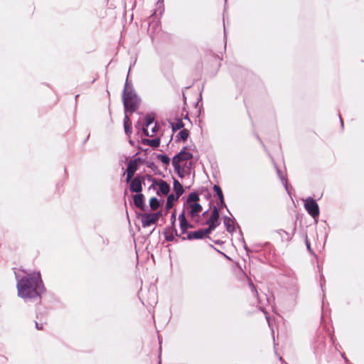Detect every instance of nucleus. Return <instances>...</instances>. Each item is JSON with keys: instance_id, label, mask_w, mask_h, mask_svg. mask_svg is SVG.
<instances>
[{"instance_id": "nucleus-1", "label": "nucleus", "mask_w": 364, "mask_h": 364, "mask_svg": "<svg viewBox=\"0 0 364 364\" xmlns=\"http://www.w3.org/2000/svg\"><path fill=\"white\" fill-rule=\"evenodd\" d=\"M16 287L18 296L25 300L39 299L40 294L45 290L38 272L27 274L18 279Z\"/></svg>"}, {"instance_id": "nucleus-2", "label": "nucleus", "mask_w": 364, "mask_h": 364, "mask_svg": "<svg viewBox=\"0 0 364 364\" xmlns=\"http://www.w3.org/2000/svg\"><path fill=\"white\" fill-rule=\"evenodd\" d=\"M123 104L125 112L132 113L138 107L139 99L132 86L129 85L127 80L125 82L122 95Z\"/></svg>"}, {"instance_id": "nucleus-3", "label": "nucleus", "mask_w": 364, "mask_h": 364, "mask_svg": "<svg viewBox=\"0 0 364 364\" xmlns=\"http://www.w3.org/2000/svg\"><path fill=\"white\" fill-rule=\"evenodd\" d=\"M304 201V208L307 211V213L315 220L318 218L319 215V208L318 205L311 198H308Z\"/></svg>"}, {"instance_id": "nucleus-4", "label": "nucleus", "mask_w": 364, "mask_h": 364, "mask_svg": "<svg viewBox=\"0 0 364 364\" xmlns=\"http://www.w3.org/2000/svg\"><path fill=\"white\" fill-rule=\"evenodd\" d=\"M139 217L141 218V225L143 228L149 227L150 225H154L157 223L151 213H141Z\"/></svg>"}, {"instance_id": "nucleus-5", "label": "nucleus", "mask_w": 364, "mask_h": 364, "mask_svg": "<svg viewBox=\"0 0 364 364\" xmlns=\"http://www.w3.org/2000/svg\"><path fill=\"white\" fill-rule=\"evenodd\" d=\"M219 211L217 206H214L210 218L206 221L207 225H215L217 228L219 225Z\"/></svg>"}, {"instance_id": "nucleus-6", "label": "nucleus", "mask_w": 364, "mask_h": 364, "mask_svg": "<svg viewBox=\"0 0 364 364\" xmlns=\"http://www.w3.org/2000/svg\"><path fill=\"white\" fill-rule=\"evenodd\" d=\"M137 169V162L136 160H131L127 165V182H129L133 176L134 175Z\"/></svg>"}, {"instance_id": "nucleus-7", "label": "nucleus", "mask_w": 364, "mask_h": 364, "mask_svg": "<svg viewBox=\"0 0 364 364\" xmlns=\"http://www.w3.org/2000/svg\"><path fill=\"white\" fill-rule=\"evenodd\" d=\"M184 205L186 206L187 208H188L189 214L191 218H195L198 215V214L202 210V206L198 203H189L186 204L184 203Z\"/></svg>"}, {"instance_id": "nucleus-8", "label": "nucleus", "mask_w": 364, "mask_h": 364, "mask_svg": "<svg viewBox=\"0 0 364 364\" xmlns=\"http://www.w3.org/2000/svg\"><path fill=\"white\" fill-rule=\"evenodd\" d=\"M130 191L136 193H141L142 191V182L139 176L134 177L130 180Z\"/></svg>"}, {"instance_id": "nucleus-9", "label": "nucleus", "mask_w": 364, "mask_h": 364, "mask_svg": "<svg viewBox=\"0 0 364 364\" xmlns=\"http://www.w3.org/2000/svg\"><path fill=\"white\" fill-rule=\"evenodd\" d=\"M180 221V229L182 234H184L188 228H192L193 226L189 224L186 218L185 213L183 211L178 216Z\"/></svg>"}, {"instance_id": "nucleus-10", "label": "nucleus", "mask_w": 364, "mask_h": 364, "mask_svg": "<svg viewBox=\"0 0 364 364\" xmlns=\"http://www.w3.org/2000/svg\"><path fill=\"white\" fill-rule=\"evenodd\" d=\"M165 239L167 241H173L176 236H178V232L174 226L166 229L164 233Z\"/></svg>"}, {"instance_id": "nucleus-11", "label": "nucleus", "mask_w": 364, "mask_h": 364, "mask_svg": "<svg viewBox=\"0 0 364 364\" xmlns=\"http://www.w3.org/2000/svg\"><path fill=\"white\" fill-rule=\"evenodd\" d=\"M223 223H224V225L226 228V230L228 232L232 233L233 232H235V221L232 218H231L228 216H225L223 218Z\"/></svg>"}, {"instance_id": "nucleus-12", "label": "nucleus", "mask_w": 364, "mask_h": 364, "mask_svg": "<svg viewBox=\"0 0 364 364\" xmlns=\"http://www.w3.org/2000/svg\"><path fill=\"white\" fill-rule=\"evenodd\" d=\"M146 122L143 127L142 131L145 136H151L152 135L149 134L148 131L149 127L153 124L154 121V117L151 114H147L145 118Z\"/></svg>"}, {"instance_id": "nucleus-13", "label": "nucleus", "mask_w": 364, "mask_h": 364, "mask_svg": "<svg viewBox=\"0 0 364 364\" xmlns=\"http://www.w3.org/2000/svg\"><path fill=\"white\" fill-rule=\"evenodd\" d=\"M157 185L159 188V190L157 191L158 195L160 193L163 195H168L170 191V186L165 181L159 180Z\"/></svg>"}, {"instance_id": "nucleus-14", "label": "nucleus", "mask_w": 364, "mask_h": 364, "mask_svg": "<svg viewBox=\"0 0 364 364\" xmlns=\"http://www.w3.org/2000/svg\"><path fill=\"white\" fill-rule=\"evenodd\" d=\"M204 237V235H203V233L202 232V229H199L196 231H194V232H190L187 237H182V239L184 240H198V239H203Z\"/></svg>"}, {"instance_id": "nucleus-15", "label": "nucleus", "mask_w": 364, "mask_h": 364, "mask_svg": "<svg viewBox=\"0 0 364 364\" xmlns=\"http://www.w3.org/2000/svg\"><path fill=\"white\" fill-rule=\"evenodd\" d=\"M295 230H296V228L294 227L293 228L292 232L289 233L282 229H280V230H277V233L278 235H279V236L281 237L282 240L290 241L291 240L293 235H294Z\"/></svg>"}, {"instance_id": "nucleus-16", "label": "nucleus", "mask_w": 364, "mask_h": 364, "mask_svg": "<svg viewBox=\"0 0 364 364\" xmlns=\"http://www.w3.org/2000/svg\"><path fill=\"white\" fill-rule=\"evenodd\" d=\"M133 200H134V203L136 207L139 208L141 210H144L143 194L139 193L134 195Z\"/></svg>"}, {"instance_id": "nucleus-17", "label": "nucleus", "mask_w": 364, "mask_h": 364, "mask_svg": "<svg viewBox=\"0 0 364 364\" xmlns=\"http://www.w3.org/2000/svg\"><path fill=\"white\" fill-rule=\"evenodd\" d=\"M213 190L216 193L217 196H218V198L220 200V208L225 207L227 208V206L224 201L223 194L222 190L220 188V186L218 185H215L213 186Z\"/></svg>"}, {"instance_id": "nucleus-18", "label": "nucleus", "mask_w": 364, "mask_h": 364, "mask_svg": "<svg viewBox=\"0 0 364 364\" xmlns=\"http://www.w3.org/2000/svg\"><path fill=\"white\" fill-rule=\"evenodd\" d=\"M173 191L176 193V196L178 198L184 191L182 185L176 179H174L173 181Z\"/></svg>"}, {"instance_id": "nucleus-19", "label": "nucleus", "mask_w": 364, "mask_h": 364, "mask_svg": "<svg viewBox=\"0 0 364 364\" xmlns=\"http://www.w3.org/2000/svg\"><path fill=\"white\" fill-rule=\"evenodd\" d=\"M142 142L144 144L149 145L153 148H157L160 145L159 138H155L153 139H143Z\"/></svg>"}, {"instance_id": "nucleus-20", "label": "nucleus", "mask_w": 364, "mask_h": 364, "mask_svg": "<svg viewBox=\"0 0 364 364\" xmlns=\"http://www.w3.org/2000/svg\"><path fill=\"white\" fill-rule=\"evenodd\" d=\"M183 161L179 154H176V156H173V159H172V165L175 169V171H176L177 172H179L180 170H181V166H180V162Z\"/></svg>"}, {"instance_id": "nucleus-21", "label": "nucleus", "mask_w": 364, "mask_h": 364, "mask_svg": "<svg viewBox=\"0 0 364 364\" xmlns=\"http://www.w3.org/2000/svg\"><path fill=\"white\" fill-rule=\"evenodd\" d=\"M199 199H200L199 196L196 192H191V193H189V195L187 198L186 202L185 203L189 204V203H198Z\"/></svg>"}, {"instance_id": "nucleus-22", "label": "nucleus", "mask_w": 364, "mask_h": 364, "mask_svg": "<svg viewBox=\"0 0 364 364\" xmlns=\"http://www.w3.org/2000/svg\"><path fill=\"white\" fill-rule=\"evenodd\" d=\"M186 147H183L182 150L178 153L181 159L183 161H187L193 157V154L191 152L186 151Z\"/></svg>"}, {"instance_id": "nucleus-23", "label": "nucleus", "mask_w": 364, "mask_h": 364, "mask_svg": "<svg viewBox=\"0 0 364 364\" xmlns=\"http://www.w3.org/2000/svg\"><path fill=\"white\" fill-rule=\"evenodd\" d=\"M178 199V198L174 196L173 194H170L169 196H168L166 208L167 209L171 208L173 207V202L175 200H177Z\"/></svg>"}, {"instance_id": "nucleus-24", "label": "nucleus", "mask_w": 364, "mask_h": 364, "mask_svg": "<svg viewBox=\"0 0 364 364\" xmlns=\"http://www.w3.org/2000/svg\"><path fill=\"white\" fill-rule=\"evenodd\" d=\"M188 136H189L188 130L186 129H183L178 132L176 137L183 141H186L188 139Z\"/></svg>"}, {"instance_id": "nucleus-25", "label": "nucleus", "mask_w": 364, "mask_h": 364, "mask_svg": "<svg viewBox=\"0 0 364 364\" xmlns=\"http://www.w3.org/2000/svg\"><path fill=\"white\" fill-rule=\"evenodd\" d=\"M149 205L153 210H155L160 206V203L156 197H152L150 199Z\"/></svg>"}, {"instance_id": "nucleus-26", "label": "nucleus", "mask_w": 364, "mask_h": 364, "mask_svg": "<svg viewBox=\"0 0 364 364\" xmlns=\"http://www.w3.org/2000/svg\"><path fill=\"white\" fill-rule=\"evenodd\" d=\"M184 127L181 119H177L176 122L171 124L173 131H176L182 129Z\"/></svg>"}, {"instance_id": "nucleus-27", "label": "nucleus", "mask_w": 364, "mask_h": 364, "mask_svg": "<svg viewBox=\"0 0 364 364\" xmlns=\"http://www.w3.org/2000/svg\"><path fill=\"white\" fill-rule=\"evenodd\" d=\"M156 157L165 166H168L170 163V158L167 155L158 154Z\"/></svg>"}, {"instance_id": "nucleus-28", "label": "nucleus", "mask_w": 364, "mask_h": 364, "mask_svg": "<svg viewBox=\"0 0 364 364\" xmlns=\"http://www.w3.org/2000/svg\"><path fill=\"white\" fill-rule=\"evenodd\" d=\"M208 227L205 229H202V232L203 233V235L204 237L206 236L207 235L210 234L213 230H214L216 227L215 225H208Z\"/></svg>"}, {"instance_id": "nucleus-29", "label": "nucleus", "mask_w": 364, "mask_h": 364, "mask_svg": "<svg viewBox=\"0 0 364 364\" xmlns=\"http://www.w3.org/2000/svg\"><path fill=\"white\" fill-rule=\"evenodd\" d=\"M277 173L283 183V185L284 186L286 190H287V178L284 177V176H282V174H281V171L277 168Z\"/></svg>"}, {"instance_id": "nucleus-30", "label": "nucleus", "mask_w": 364, "mask_h": 364, "mask_svg": "<svg viewBox=\"0 0 364 364\" xmlns=\"http://www.w3.org/2000/svg\"><path fill=\"white\" fill-rule=\"evenodd\" d=\"M124 128L126 134L129 136L132 133L131 124L124 125Z\"/></svg>"}, {"instance_id": "nucleus-31", "label": "nucleus", "mask_w": 364, "mask_h": 364, "mask_svg": "<svg viewBox=\"0 0 364 364\" xmlns=\"http://www.w3.org/2000/svg\"><path fill=\"white\" fill-rule=\"evenodd\" d=\"M128 124H131V122L129 116L127 114V112H125V116L124 118V126Z\"/></svg>"}, {"instance_id": "nucleus-32", "label": "nucleus", "mask_w": 364, "mask_h": 364, "mask_svg": "<svg viewBox=\"0 0 364 364\" xmlns=\"http://www.w3.org/2000/svg\"><path fill=\"white\" fill-rule=\"evenodd\" d=\"M154 216V218H155V220L158 222L159 218L162 215V212L161 211H158L156 213H151Z\"/></svg>"}, {"instance_id": "nucleus-33", "label": "nucleus", "mask_w": 364, "mask_h": 364, "mask_svg": "<svg viewBox=\"0 0 364 364\" xmlns=\"http://www.w3.org/2000/svg\"><path fill=\"white\" fill-rule=\"evenodd\" d=\"M171 223H172V225L171 226H174L175 227V221H176V215L175 213H173L171 215Z\"/></svg>"}, {"instance_id": "nucleus-34", "label": "nucleus", "mask_w": 364, "mask_h": 364, "mask_svg": "<svg viewBox=\"0 0 364 364\" xmlns=\"http://www.w3.org/2000/svg\"><path fill=\"white\" fill-rule=\"evenodd\" d=\"M250 285L252 289V291L255 292L256 296H257V292L256 291V289H255V287L254 286V284L251 283Z\"/></svg>"}, {"instance_id": "nucleus-35", "label": "nucleus", "mask_w": 364, "mask_h": 364, "mask_svg": "<svg viewBox=\"0 0 364 364\" xmlns=\"http://www.w3.org/2000/svg\"><path fill=\"white\" fill-rule=\"evenodd\" d=\"M36 327L38 330H41L43 328L42 325H40L38 323L36 322Z\"/></svg>"}, {"instance_id": "nucleus-36", "label": "nucleus", "mask_w": 364, "mask_h": 364, "mask_svg": "<svg viewBox=\"0 0 364 364\" xmlns=\"http://www.w3.org/2000/svg\"><path fill=\"white\" fill-rule=\"evenodd\" d=\"M156 125H154V127H153L151 128V132H152V133H155V132H156Z\"/></svg>"}, {"instance_id": "nucleus-37", "label": "nucleus", "mask_w": 364, "mask_h": 364, "mask_svg": "<svg viewBox=\"0 0 364 364\" xmlns=\"http://www.w3.org/2000/svg\"><path fill=\"white\" fill-rule=\"evenodd\" d=\"M306 245L308 250H311L310 245L307 240H306Z\"/></svg>"}, {"instance_id": "nucleus-38", "label": "nucleus", "mask_w": 364, "mask_h": 364, "mask_svg": "<svg viewBox=\"0 0 364 364\" xmlns=\"http://www.w3.org/2000/svg\"><path fill=\"white\" fill-rule=\"evenodd\" d=\"M344 361H345V363L346 364H350V362H349L348 359L346 357L344 358Z\"/></svg>"}, {"instance_id": "nucleus-39", "label": "nucleus", "mask_w": 364, "mask_h": 364, "mask_svg": "<svg viewBox=\"0 0 364 364\" xmlns=\"http://www.w3.org/2000/svg\"><path fill=\"white\" fill-rule=\"evenodd\" d=\"M266 318L267 320L269 326H270L269 318V317L267 316H266Z\"/></svg>"}, {"instance_id": "nucleus-40", "label": "nucleus", "mask_w": 364, "mask_h": 364, "mask_svg": "<svg viewBox=\"0 0 364 364\" xmlns=\"http://www.w3.org/2000/svg\"><path fill=\"white\" fill-rule=\"evenodd\" d=\"M339 117H340V120H341V125H342V126H343V120H342V119H341V116H339Z\"/></svg>"}, {"instance_id": "nucleus-41", "label": "nucleus", "mask_w": 364, "mask_h": 364, "mask_svg": "<svg viewBox=\"0 0 364 364\" xmlns=\"http://www.w3.org/2000/svg\"><path fill=\"white\" fill-rule=\"evenodd\" d=\"M341 357L344 359L346 358V355L344 353H341Z\"/></svg>"}, {"instance_id": "nucleus-42", "label": "nucleus", "mask_w": 364, "mask_h": 364, "mask_svg": "<svg viewBox=\"0 0 364 364\" xmlns=\"http://www.w3.org/2000/svg\"><path fill=\"white\" fill-rule=\"evenodd\" d=\"M225 31H226V29H225V28L224 27V32L225 33Z\"/></svg>"}, {"instance_id": "nucleus-43", "label": "nucleus", "mask_w": 364, "mask_h": 364, "mask_svg": "<svg viewBox=\"0 0 364 364\" xmlns=\"http://www.w3.org/2000/svg\"><path fill=\"white\" fill-rule=\"evenodd\" d=\"M225 2H227V0H225Z\"/></svg>"}]
</instances>
